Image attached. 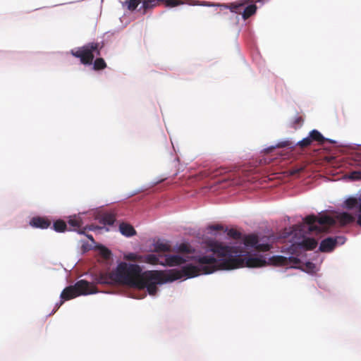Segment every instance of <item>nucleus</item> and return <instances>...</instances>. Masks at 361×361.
Instances as JSON below:
<instances>
[{"label":"nucleus","mask_w":361,"mask_h":361,"mask_svg":"<svg viewBox=\"0 0 361 361\" xmlns=\"http://www.w3.org/2000/svg\"><path fill=\"white\" fill-rule=\"evenodd\" d=\"M273 238L247 235L230 242H220L213 239L204 240L202 249L190 251L185 245L180 246V252L172 253L171 245L164 240L154 243V252L140 255L130 252L124 255L129 261L164 267H180V270L145 271L135 264L121 262L111 273L114 281L142 290L150 295H155L159 286L178 279H188L201 274H208L216 270H232L244 267L257 268L270 264L290 268V245L282 250V255L267 257L257 251L269 250Z\"/></svg>","instance_id":"nucleus-1"},{"label":"nucleus","mask_w":361,"mask_h":361,"mask_svg":"<svg viewBox=\"0 0 361 361\" xmlns=\"http://www.w3.org/2000/svg\"><path fill=\"white\" fill-rule=\"evenodd\" d=\"M96 293L94 287L88 282L80 280L73 286L66 288L61 294V302L56 305L57 308L61 305L64 300H71L81 295H89Z\"/></svg>","instance_id":"nucleus-2"},{"label":"nucleus","mask_w":361,"mask_h":361,"mask_svg":"<svg viewBox=\"0 0 361 361\" xmlns=\"http://www.w3.org/2000/svg\"><path fill=\"white\" fill-rule=\"evenodd\" d=\"M71 54L75 57L80 58L82 63L92 64L94 56L99 54V44H88L77 50H72Z\"/></svg>","instance_id":"nucleus-3"},{"label":"nucleus","mask_w":361,"mask_h":361,"mask_svg":"<svg viewBox=\"0 0 361 361\" xmlns=\"http://www.w3.org/2000/svg\"><path fill=\"white\" fill-rule=\"evenodd\" d=\"M224 8H229L232 12L236 13H241L243 19H247L250 16L254 14L256 11V6L255 5H250L244 8V4H231V5H220Z\"/></svg>","instance_id":"nucleus-4"},{"label":"nucleus","mask_w":361,"mask_h":361,"mask_svg":"<svg viewBox=\"0 0 361 361\" xmlns=\"http://www.w3.org/2000/svg\"><path fill=\"white\" fill-rule=\"evenodd\" d=\"M343 207L347 209L357 208V223L361 226V193L357 197H349L343 202Z\"/></svg>","instance_id":"nucleus-5"},{"label":"nucleus","mask_w":361,"mask_h":361,"mask_svg":"<svg viewBox=\"0 0 361 361\" xmlns=\"http://www.w3.org/2000/svg\"><path fill=\"white\" fill-rule=\"evenodd\" d=\"M344 243L343 237L336 238H327L322 240L319 245V250L322 252H331L336 247V244H343Z\"/></svg>","instance_id":"nucleus-6"},{"label":"nucleus","mask_w":361,"mask_h":361,"mask_svg":"<svg viewBox=\"0 0 361 361\" xmlns=\"http://www.w3.org/2000/svg\"><path fill=\"white\" fill-rule=\"evenodd\" d=\"M50 224V221L42 217H34L30 221L31 226L42 229L48 228Z\"/></svg>","instance_id":"nucleus-7"},{"label":"nucleus","mask_w":361,"mask_h":361,"mask_svg":"<svg viewBox=\"0 0 361 361\" xmlns=\"http://www.w3.org/2000/svg\"><path fill=\"white\" fill-rule=\"evenodd\" d=\"M119 231L123 235L127 237L133 236L135 233L133 227L125 223H122L120 224Z\"/></svg>","instance_id":"nucleus-8"},{"label":"nucleus","mask_w":361,"mask_h":361,"mask_svg":"<svg viewBox=\"0 0 361 361\" xmlns=\"http://www.w3.org/2000/svg\"><path fill=\"white\" fill-rule=\"evenodd\" d=\"M310 137L312 140H317L319 142H323L324 140H327L330 143H335L336 142L333 140L326 139L318 130H312L310 133Z\"/></svg>","instance_id":"nucleus-9"},{"label":"nucleus","mask_w":361,"mask_h":361,"mask_svg":"<svg viewBox=\"0 0 361 361\" xmlns=\"http://www.w3.org/2000/svg\"><path fill=\"white\" fill-rule=\"evenodd\" d=\"M68 224L75 228H80L82 225V220L80 215L71 216L68 219Z\"/></svg>","instance_id":"nucleus-10"},{"label":"nucleus","mask_w":361,"mask_h":361,"mask_svg":"<svg viewBox=\"0 0 361 361\" xmlns=\"http://www.w3.org/2000/svg\"><path fill=\"white\" fill-rule=\"evenodd\" d=\"M98 253L104 259H109L111 258V252L109 250L106 248L105 247L100 246L98 247Z\"/></svg>","instance_id":"nucleus-11"},{"label":"nucleus","mask_w":361,"mask_h":361,"mask_svg":"<svg viewBox=\"0 0 361 361\" xmlns=\"http://www.w3.org/2000/svg\"><path fill=\"white\" fill-rule=\"evenodd\" d=\"M54 228L56 231L63 232L66 229V224L63 221L58 220L54 222Z\"/></svg>","instance_id":"nucleus-12"},{"label":"nucleus","mask_w":361,"mask_h":361,"mask_svg":"<svg viewBox=\"0 0 361 361\" xmlns=\"http://www.w3.org/2000/svg\"><path fill=\"white\" fill-rule=\"evenodd\" d=\"M161 2H163L168 7H174L178 5H181L185 4L183 0H160Z\"/></svg>","instance_id":"nucleus-13"},{"label":"nucleus","mask_w":361,"mask_h":361,"mask_svg":"<svg viewBox=\"0 0 361 361\" xmlns=\"http://www.w3.org/2000/svg\"><path fill=\"white\" fill-rule=\"evenodd\" d=\"M140 2V0H130L125 1L124 4L127 6L128 9L133 11L137 8Z\"/></svg>","instance_id":"nucleus-14"},{"label":"nucleus","mask_w":361,"mask_h":361,"mask_svg":"<svg viewBox=\"0 0 361 361\" xmlns=\"http://www.w3.org/2000/svg\"><path fill=\"white\" fill-rule=\"evenodd\" d=\"M105 67H106V63L104 61V59L99 58L94 61V70L103 69Z\"/></svg>","instance_id":"nucleus-15"},{"label":"nucleus","mask_w":361,"mask_h":361,"mask_svg":"<svg viewBox=\"0 0 361 361\" xmlns=\"http://www.w3.org/2000/svg\"><path fill=\"white\" fill-rule=\"evenodd\" d=\"M160 0H146L143 1V6L145 8H151L156 6Z\"/></svg>","instance_id":"nucleus-16"},{"label":"nucleus","mask_w":361,"mask_h":361,"mask_svg":"<svg viewBox=\"0 0 361 361\" xmlns=\"http://www.w3.org/2000/svg\"><path fill=\"white\" fill-rule=\"evenodd\" d=\"M187 4H189L190 5H200V6H220L221 7L220 5L221 4H210L209 2H202V3H200L199 1H190V0H188Z\"/></svg>","instance_id":"nucleus-17"},{"label":"nucleus","mask_w":361,"mask_h":361,"mask_svg":"<svg viewBox=\"0 0 361 361\" xmlns=\"http://www.w3.org/2000/svg\"><path fill=\"white\" fill-rule=\"evenodd\" d=\"M312 142V140L310 137V135L307 137H305L303 138L302 140L299 141L297 145L302 147H307L308 145H310Z\"/></svg>","instance_id":"nucleus-18"},{"label":"nucleus","mask_w":361,"mask_h":361,"mask_svg":"<svg viewBox=\"0 0 361 361\" xmlns=\"http://www.w3.org/2000/svg\"><path fill=\"white\" fill-rule=\"evenodd\" d=\"M104 222L105 224H107L109 225H111L114 224V221H115V219H114V215L112 214H106L104 216Z\"/></svg>","instance_id":"nucleus-19"},{"label":"nucleus","mask_w":361,"mask_h":361,"mask_svg":"<svg viewBox=\"0 0 361 361\" xmlns=\"http://www.w3.org/2000/svg\"><path fill=\"white\" fill-rule=\"evenodd\" d=\"M221 228L220 226H210L208 227V229L210 231H216Z\"/></svg>","instance_id":"nucleus-20"},{"label":"nucleus","mask_w":361,"mask_h":361,"mask_svg":"<svg viewBox=\"0 0 361 361\" xmlns=\"http://www.w3.org/2000/svg\"><path fill=\"white\" fill-rule=\"evenodd\" d=\"M78 232L80 234H83L85 231L83 230H78Z\"/></svg>","instance_id":"nucleus-21"},{"label":"nucleus","mask_w":361,"mask_h":361,"mask_svg":"<svg viewBox=\"0 0 361 361\" xmlns=\"http://www.w3.org/2000/svg\"><path fill=\"white\" fill-rule=\"evenodd\" d=\"M96 228L94 227H92V226H90V227H88V229L90 230V231H93Z\"/></svg>","instance_id":"nucleus-22"},{"label":"nucleus","mask_w":361,"mask_h":361,"mask_svg":"<svg viewBox=\"0 0 361 361\" xmlns=\"http://www.w3.org/2000/svg\"><path fill=\"white\" fill-rule=\"evenodd\" d=\"M163 180H164V179H161V180H158V181H157V182L154 183V185H156V184H157L158 183H160V182H161V181H163Z\"/></svg>","instance_id":"nucleus-23"},{"label":"nucleus","mask_w":361,"mask_h":361,"mask_svg":"<svg viewBox=\"0 0 361 361\" xmlns=\"http://www.w3.org/2000/svg\"><path fill=\"white\" fill-rule=\"evenodd\" d=\"M88 238L90 239L91 240H93V238L92 235H87Z\"/></svg>","instance_id":"nucleus-24"}]
</instances>
